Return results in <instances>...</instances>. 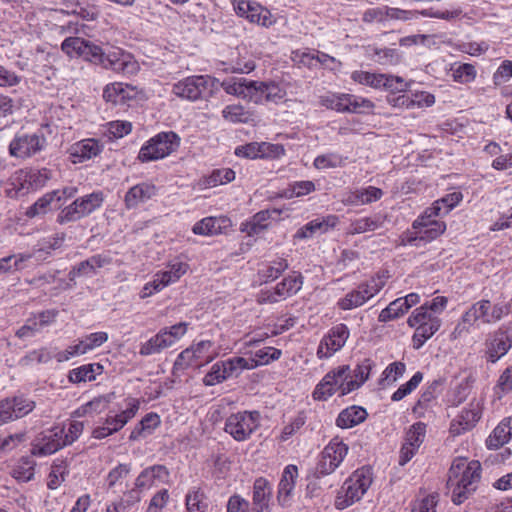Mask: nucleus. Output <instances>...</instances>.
<instances>
[{"instance_id": "f257e3e1", "label": "nucleus", "mask_w": 512, "mask_h": 512, "mask_svg": "<svg viewBox=\"0 0 512 512\" xmlns=\"http://www.w3.org/2000/svg\"><path fill=\"white\" fill-rule=\"evenodd\" d=\"M481 478V464L465 457L453 460L448 472L447 489L454 504L460 505L477 489Z\"/></svg>"}, {"instance_id": "f03ea898", "label": "nucleus", "mask_w": 512, "mask_h": 512, "mask_svg": "<svg viewBox=\"0 0 512 512\" xmlns=\"http://www.w3.org/2000/svg\"><path fill=\"white\" fill-rule=\"evenodd\" d=\"M373 482L370 467L355 470L341 485L335 498V507L343 510L360 501Z\"/></svg>"}, {"instance_id": "7ed1b4c3", "label": "nucleus", "mask_w": 512, "mask_h": 512, "mask_svg": "<svg viewBox=\"0 0 512 512\" xmlns=\"http://www.w3.org/2000/svg\"><path fill=\"white\" fill-rule=\"evenodd\" d=\"M388 278L387 271L378 272L340 298L337 301L338 308L346 311L364 305L384 288Z\"/></svg>"}, {"instance_id": "20e7f679", "label": "nucleus", "mask_w": 512, "mask_h": 512, "mask_svg": "<svg viewBox=\"0 0 512 512\" xmlns=\"http://www.w3.org/2000/svg\"><path fill=\"white\" fill-rule=\"evenodd\" d=\"M180 140L174 131L160 132L141 147L138 159L143 163L163 159L177 150Z\"/></svg>"}, {"instance_id": "39448f33", "label": "nucleus", "mask_w": 512, "mask_h": 512, "mask_svg": "<svg viewBox=\"0 0 512 512\" xmlns=\"http://www.w3.org/2000/svg\"><path fill=\"white\" fill-rule=\"evenodd\" d=\"M140 408V401L137 398L128 397L124 400V406L119 412L112 414L110 412L103 425L97 426L92 431V437L95 439L106 438L120 431L131 419H133Z\"/></svg>"}, {"instance_id": "423d86ee", "label": "nucleus", "mask_w": 512, "mask_h": 512, "mask_svg": "<svg viewBox=\"0 0 512 512\" xmlns=\"http://www.w3.org/2000/svg\"><path fill=\"white\" fill-rule=\"evenodd\" d=\"M304 277L300 272L293 271L272 288L260 290L257 295L259 304H275L296 295L303 286Z\"/></svg>"}, {"instance_id": "0eeeda50", "label": "nucleus", "mask_w": 512, "mask_h": 512, "mask_svg": "<svg viewBox=\"0 0 512 512\" xmlns=\"http://www.w3.org/2000/svg\"><path fill=\"white\" fill-rule=\"evenodd\" d=\"M261 415L258 411L232 413L225 420L224 431L238 442L248 440L260 427Z\"/></svg>"}, {"instance_id": "6e6552de", "label": "nucleus", "mask_w": 512, "mask_h": 512, "mask_svg": "<svg viewBox=\"0 0 512 512\" xmlns=\"http://www.w3.org/2000/svg\"><path fill=\"white\" fill-rule=\"evenodd\" d=\"M104 199L102 191H94L78 197L60 211L58 222L61 224L75 222L87 217L103 205Z\"/></svg>"}, {"instance_id": "1a4fd4ad", "label": "nucleus", "mask_w": 512, "mask_h": 512, "mask_svg": "<svg viewBox=\"0 0 512 512\" xmlns=\"http://www.w3.org/2000/svg\"><path fill=\"white\" fill-rule=\"evenodd\" d=\"M187 327L188 323L180 322L160 329L156 335L140 345L139 354L150 356L172 347L186 334Z\"/></svg>"}, {"instance_id": "9d476101", "label": "nucleus", "mask_w": 512, "mask_h": 512, "mask_svg": "<svg viewBox=\"0 0 512 512\" xmlns=\"http://www.w3.org/2000/svg\"><path fill=\"white\" fill-rule=\"evenodd\" d=\"M349 447L339 437H334L324 447L315 468L317 478L332 474L347 456Z\"/></svg>"}, {"instance_id": "9b49d317", "label": "nucleus", "mask_w": 512, "mask_h": 512, "mask_svg": "<svg viewBox=\"0 0 512 512\" xmlns=\"http://www.w3.org/2000/svg\"><path fill=\"white\" fill-rule=\"evenodd\" d=\"M47 140L43 133H18L9 144L12 157L26 159L45 149Z\"/></svg>"}, {"instance_id": "f8f14e48", "label": "nucleus", "mask_w": 512, "mask_h": 512, "mask_svg": "<svg viewBox=\"0 0 512 512\" xmlns=\"http://www.w3.org/2000/svg\"><path fill=\"white\" fill-rule=\"evenodd\" d=\"M286 96V91L274 81H253L248 83L246 100L255 104L279 103Z\"/></svg>"}, {"instance_id": "ddd939ff", "label": "nucleus", "mask_w": 512, "mask_h": 512, "mask_svg": "<svg viewBox=\"0 0 512 512\" xmlns=\"http://www.w3.org/2000/svg\"><path fill=\"white\" fill-rule=\"evenodd\" d=\"M462 14L461 9H455L453 11H439L433 8L422 9V10H408L398 7L388 6V22L389 21H401L411 22L418 20L420 17L438 18L444 20H452L459 17Z\"/></svg>"}, {"instance_id": "4468645a", "label": "nucleus", "mask_w": 512, "mask_h": 512, "mask_svg": "<svg viewBox=\"0 0 512 512\" xmlns=\"http://www.w3.org/2000/svg\"><path fill=\"white\" fill-rule=\"evenodd\" d=\"M232 5L235 13L239 17L245 18L250 23L263 27H270L275 23L271 12L255 1L233 0Z\"/></svg>"}, {"instance_id": "2eb2a0df", "label": "nucleus", "mask_w": 512, "mask_h": 512, "mask_svg": "<svg viewBox=\"0 0 512 512\" xmlns=\"http://www.w3.org/2000/svg\"><path fill=\"white\" fill-rule=\"evenodd\" d=\"M349 336L350 331L346 324L340 323L333 326L321 339L317 348V357L319 359L330 358L344 347Z\"/></svg>"}, {"instance_id": "dca6fc26", "label": "nucleus", "mask_w": 512, "mask_h": 512, "mask_svg": "<svg viewBox=\"0 0 512 512\" xmlns=\"http://www.w3.org/2000/svg\"><path fill=\"white\" fill-rule=\"evenodd\" d=\"M485 357L488 362L495 363L512 347V326H502L493 332L485 343Z\"/></svg>"}, {"instance_id": "f3484780", "label": "nucleus", "mask_w": 512, "mask_h": 512, "mask_svg": "<svg viewBox=\"0 0 512 512\" xmlns=\"http://www.w3.org/2000/svg\"><path fill=\"white\" fill-rule=\"evenodd\" d=\"M211 81V77L207 75L186 77L173 85L172 93L179 98L196 101L201 98Z\"/></svg>"}, {"instance_id": "a211bd4d", "label": "nucleus", "mask_w": 512, "mask_h": 512, "mask_svg": "<svg viewBox=\"0 0 512 512\" xmlns=\"http://www.w3.org/2000/svg\"><path fill=\"white\" fill-rule=\"evenodd\" d=\"M63 428L54 426L50 430L44 432L32 444L31 453L33 456L45 457L52 455L60 449L66 447L62 438Z\"/></svg>"}, {"instance_id": "6ab92c4d", "label": "nucleus", "mask_w": 512, "mask_h": 512, "mask_svg": "<svg viewBox=\"0 0 512 512\" xmlns=\"http://www.w3.org/2000/svg\"><path fill=\"white\" fill-rule=\"evenodd\" d=\"M35 402L23 396H14L0 401V425L28 415Z\"/></svg>"}, {"instance_id": "aec40b11", "label": "nucleus", "mask_w": 512, "mask_h": 512, "mask_svg": "<svg viewBox=\"0 0 512 512\" xmlns=\"http://www.w3.org/2000/svg\"><path fill=\"white\" fill-rule=\"evenodd\" d=\"M102 67L125 75L135 74L139 70L138 62L132 54L120 48L106 53Z\"/></svg>"}, {"instance_id": "412c9836", "label": "nucleus", "mask_w": 512, "mask_h": 512, "mask_svg": "<svg viewBox=\"0 0 512 512\" xmlns=\"http://www.w3.org/2000/svg\"><path fill=\"white\" fill-rule=\"evenodd\" d=\"M482 415V405L479 402H471L467 408H464L450 423L449 432L453 436H459L470 431L480 420Z\"/></svg>"}, {"instance_id": "4be33fe9", "label": "nucleus", "mask_w": 512, "mask_h": 512, "mask_svg": "<svg viewBox=\"0 0 512 512\" xmlns=\"http://www.w3.org/2000/svg\"><path fill=\"white\" fill-rule=\"evenodd\" d=\"M50 178L51 173L46 168L40 170H19L14 175L13 184L18 186V191L29 192L44 187Z\"/></svg>"}, {"instance_id": "5701e85b", "label": "nucleus", "mask_w": 512, "mask_h": 512, "mask_svg": "<svg viewBox=\"0 0 512 512\" xmlns=\"http://www.w3.org/2000/svg\"><path fill=\"white\" fill-rule=\"evenodd\" d=\"M157 194L156 186L151 182H141L132 186L124 196L126 209H136L145 204Z\"/></svg>"}, {"instance_id": "b1692460", "label": "nucleus", "mask_w": 512, "mask_h": 512, "mask_svg": "<svg viewBox=\"0 0 512 512\" xmlns=\"http://www.w3.org/2000/svg\"><path fill=\"white\" fill-rule=\"evenodd\" d=\"M232 226L228 217H205L193 225L192 232L201 236H215L226 233Z\"/></svg>"}, {"instance_id": "393cba45", "label": "nucleus", "mask_w": 512, "mask_h": 512, "mask_svg": "<svg viewBox=\"0 0 512 512\" xmlns=\"http://www.w3.org/2000/svg\"><path fill=\"white\" fill-rule=\"evenodd\" d=\"M169 479V471L163 465H153L145 468L136 478L135 486L138 489H150L160 483H166Z\"/></svg>"}, {"instance_id": "a878e982", "label": "nucleus", "mask_w": 512, "mask_h": 512, "mask_svg": "<svg viewBox=\"0 0 512 512\" xmlns=\"http://www.w3.org/2000/svg\"><path fill=\"white\" fill-rule=\"evenodd\" d=\"M482 314L481 302L477 301L463 313L453 334L455 336H461L465 333H470L473 329L480 328L482 324Z\"/></svg>"}, {"instance_id": "bb28decb", "label": "nucleus", "mask_w": 512, "mask_h": 512, "mask_svg": "<svg viewBox=\"0 0 512 512\" xmlns=\"http://www.w3.org/2000/svg\"><path fill=\"white\" fill-rule=\"evenodd\" d=\"M298 467L293 464L287 465L281 475L278 485V501L282 506L288 505L298 478Z\"/></svg>"}, {"instance_id": "cd10ccee", "label": "nucleus", "mask_w": 512, "mask_h": 512, "mask_svg": "<svg viewBox=\"0 0 512 512\" xmlns=\"http://www.w3.org/2000/svg\"><path fill=\"white\" fill-rule=\"evenodd\" d=\"M383 194L384 193L380 188L368 186L345 193L342 202L345 205H365L380 200Z\"/></svg>"}, {"instance_id": "c85d7f7f", "label": "nucleus", "mask_w": 512, "mask_h": 512, "mask_svg": "<svg viewBox=\"0 0 512 512\" xmlns=\"http://www.w3.org/2000/svg\"><path fill=\"white\" fill-rule=\"evenodd\" d=\"M338 219L334 215H329L327 217L316 218L311 220L303 227H301L295 234L296 239H307L313 237L315 234L325 233L329 230V228L335 227Z\"/></svg>"}, {"instance_id": "c756f323", "label": "nucleus", "mask_w": 512, "mask_h": 512, "mask_svg": "<svg viewBox=\"0 0 512 512\" xmlns=\"http://www.w3.org/2000/svg\"><path fill=\"white\" fill-rule=\"evenodd\" d=\"M103 150V145L96 139H84L75 143L71 148V155L75 158L74 163H80L96 157Z\"/></svg>"}, {"instance_id": "7c9ffc66", "label": "nucleus", "mask_w": 512, "mask_h": 512, "mask_svg": "<svg viewBox=\"0 0 512 512\" xmlns=\"http://www.w3.org/2000/svg\"><path fill=\"white\" fill-rule=\"evenodd\" d=\"M512 438V416L503 419L486 439V446L495 450L506 444Z\"/></svg>"}, {"instance_id": "2f4dec72", "label": "nucleus", "mask_w": 512, "mask_h": 512, "mask_svg": "<svg viewBox=\"0 0 512 512\" xmlns=\"http://www.w3.org/2000/svg\"><path fill=\"white\" fill-rule=\"evenodd\" d=\"M271 493L272 488L267 479L259 477L254 481L252 498L254 512H263L268 508Z\"/></svg>"}, {"instance_id": "473e14b6", "label": "nucleus", "mask_w": 512, "mask_h": 512, "mask_svg": "<svg viewBox=\"0 0 512 512\" xmlns=\"http://www.w3.org/2000/svg\"><path fill=\"white\" fill-rule=\"evenodd\" d=\"M368 416L366 409L361 406H350L343 409L336 418V425L342 429L352 428L364 422Z\"/></svg>"}, {"instance_id": "72a5a7b5", "label": "nucleus", "mask_w": 512, "mask_h": 512, "mask_svg": "<svg viewBox=\"0 0 512 512\" xmlns=\"http://www.w3.org/2000/svg\"><path fill=\"white\" fill-rule=\"evenodd\" d=\"M273 214L279 215V211L273 209L257 212L251 220L241 224V231L247 233L249 236L259 234L270 225Z\"/></svg>"}, {"instance_id": "f704fd0d", "label": "nucleus", "mask_w": 512, "mask_h": 512, "mask_svg": "<svg viewBox=\"0 0 512 512\" xmlns=\"http://www.w3.org/2000/svg\"><path fill=\"white\" fill-rule=\"evenodd\" d=\"M134 88L129 85L116 82L107 85L103 91V98L113 104H124L127 100L133 98Z\"/></svg>"}, {"instance_id": "c9c22d12", "label": "nucleus", "mask_w": 512, "mask_h": 512, "mask_svg": "<svg viewBox=\"0 0 512 512\" xmlns=\"http://www.w3.org/2000/svg\"><path fill=\"white\" fill-rule=\"evenodd\" d=\"M334 374L335 385L339 395L345 396L357 390L356 384L352 380V369L349 365H341L331 370Z\"/></svg>"}, {"instance_id": "e433bc0d", "label": "nucleus", "mask_w": 512, "mask_h": 512, "mask_svg": "<svg viewBox=\"0 0 512 512\" xmlns=\"http://www.w3.org/2000/svg\"><path fill=\"white\" fill-rule=\"evenodd\" d=\"M415 230V235L407 237L406 243L413 244L415 241H424L430 242L441 234H443L446 230V224L444 222H435L431 223L429 226H421V228H413Z\"/></svg>"}, {"instance_id": "4c0bfd02", "label": "nucleus", "mask_w": 512, "mask_h": 512, "mask_svg": "<svg viewBox=\"0 0 512 512\" xmlns=\"http://www.w3.org/2000/svg\"><path fill=\"white\" fill-rule=\"evenodd\" d=\"M482 324H494L509 313V307L503 303L492 304L489 300L482 299Z\"/></svg>"}, {"instance_id": "58836bf2", "label": "nucleus", "mask_w": 512, "mask_h": 512, "mask_svg": "<svg viewBox=\"0 0 512 512\" xmlns=\"http://www.w3.org/2000/svg\"><path fill=\"white\" fill-rule=\"evenodd\" d=\"M188 270V264L180 261L173 262L168 265V269L156 274L157 285L159 288H164L171 283L180 279Z\"/></svg>"}, {"instance_id": "ea45409f", "label": "nucleus", "mask_w": 512, "mask_h": 512, "mask_svg": "<svg viewBox=\"0 0 512 512\" xmlns=\"http://www.w3.org/2000/svg\"><path fill=\"white\" fill-rule=\"evenodd\" d=\"M103 366L99 363L85 364L74 368L69 372L68 378L72 383L94 381L96 376L101 374Z\"/></svg>"}, {"instance_id": "a19ab883", "label": "nucleus", "mask_w": 512, "mask_h": 512, "mask_svg": "<svg viewBox=\"0 0 512 512\" xmlns=\"http://www.w3.org/2000/svg\"><path fill=\"white\" fill-rule=\"evenodd\" d=\"M288 268L289 263L287 259L278 257L264 264L259 270V275L264 282L274 281L278 279Z\"/></svg>"}, {"instance_id": "79ce46f5", "label": "nucleus", "mask_w": 512, "mask_h": 512, "mask_svg": "<svg viewBox=\"0 0 512 512\" xmlns=\"http://www.w3.org/2000/svg\"><path fill=\"white\" fill-rule=\"evenodd\" d=\"M334 380V374L329 371L315 386L312 397L316 401H327L337 392L339 393Z\"/></svg>"}, {"instance_id": "37998d69", "label": "nucleus", "mask_w": 512, "mask_h": 512, "mask_svg": "<svg viewBox=\"0 0 512 512\" xmlns=\"http://www.w3.org/2000/svg\"><path fill=\"white\" fill-rule=\"evenodd\" d=\"M160 425V417L156 413L146 414L131 431L129 439L135 441L141 436L151 434Z\"/></svg>"}, {"instance_id": "c03bdc74", "label": "nucleus", "mask_w": 512, "mask_h": 512, "mask_svg": "<svg viewBox=\"0 0 512 512\" xmlns=\"http://www.w3.org/2000/svg\"><path fill=\"white\" fill-rule=\"evenodd\" d=\"M442 322L417 324L412 336V345L414 349H420L427 340H429L441 327Z\"/></svg>"}, {"instance_id": "a18cd8bd", "label": "nucleus", "mask_w": 512, "mask_h": 512, "mask_svg": "<svg viewBox=\"0 0 512 512\" xmlns=\"http://www.w3.org/2000/svg\"><path fill=\"white\" fill-rule=\"evenodd\" d=\"M224 361L227 368L226 370L228 379L239 377L244 370H252L257 368L256 362H253L252 359L241 356L231 357Z\"/></svg>"}, {"instance_id": "49530a36", "label": "nucleus", "mask_w": 512, "mask_h": 512, "mask_svg": "<svg viewBox=\"0 0 512 512\" xmlns=\"http://www.w3.org/2000/svg\"><path fill=\"white\" fill-rule=\"evenodd\" d=\"M351 79L358 84L380 89L385 84L386 74L356 70L351 73Z\"/></svg>"}, {"instance_id": "de8ad7c7", "label": "nucleus", "mask_w": 512, "mask_h": 512, "mask_svg": "<svg viewBox=\"0 0 512 512\" xmlns=\"http://www.w3.org/2000/svg\"><path fill=\"white\" fill-rule=\"evenodd\" d=\"M36 462L32 457H21L13 468L12 476L20 482H28L33 479Z\"/></svg>"}, {"instance_id": "09e8293b", "label": "nucleus", "mask_w": 512, "mask_h": 512, "mask_svg": "<svg viewBox=\"0 0 512 512\" xmlns=\"http://www.w3.org/2000/svg\"><path fill=\"white\" fill-rule=\"evenodd\" d=\"M68 473V463L65 460H55L48 474V488L51 490L57 489L65 481Z\"/></svg>"}, {"instance_id": "8fccbe9b", "label": "nucleus", "mask_w": 512, "mask_h": 512, "mask_svg": "<svg viewBox=\"0 0 512 512\" xmlns=\"http://www.w3.org/2000/svg\"><path fill=\"white\" fill-rule=\"evenodd\" d=\"M383 221L379 216L363 217L351 222L348 232L352 235L372 232L380 228Z\"/></svg>"}, {"instance_id": "3c124183", "label": "nucleus", "mask_w": 512, "mask_h": 512, "mask_svg": "<svg viewBox=\"0 0 512 512\" xmlns=\"http://www.w3.org/2000/svg\"><path fill=\"white\" fill-rule=\"evenodd\" d=\"M346 159L337 152H328L318 155L313 161V166L318 170L339 168L345 165Z\"/></svg>"}, {"instance_id": "603ef678", "label": "nucleus", "mask_w": 512, "mask_h": 512, "mask_svg": "<svg viewBox=\"0 0 512 512\" xmlns=\"http://www.w3.org/2000/svg\"><path fill=\"white\" fill-rule=\"evenodd\" d=\"M235 179V172L231 168L214 169L208 176L204 177L202 183L205 187H216L232 182Z\"/></svg>"}, {"instance_id": "864d4df0", "label": "nucleus", "mask_w": 512, "mask_h": 512, "mask_svg": "<svg viewBox=\"0 0 512 512\" xmlns=\"http://www.w3.org/2000/svg\"><path fill=\"white\" fill-rule=\"evenodd\" d=\"M249 81L246 78L231 77L223 80L221 87L227 94L246 100Z\"/></svg>"}, {"instance_id": "5fc2aeb1", "label": "nucleus", "mask_w": 512, "mask_h": 512, "mask_svg": "<svg viewBox=\"0 0 512 512\" xmlns=\"http://www.w3.org/2000/svg\"><path fill=\"white\" fill-rule=\"evenodd\" d=\"M347 93H333L328 92L319 97L321 106L327 109L335 110L337 112L345 113Z\"/></svg>"}, {"instance_id": "6e6d98bb", "label": "nucleus", "mask_w": 512, "mask_h": 512, "mask_svg": "<svg viewBox=\"0 0 512 512\" xmlns=\"http://www.w3.org/2000/svg\"><path fill=\"white\" fill-rule=\"evenodd\" d=\"M200 366L210 363L216 356L213 351V343L210 340H202L190 346Z\"/></svg>"}, {"instance_id": "4d7b16f0", "label": "nucleus", "mask_w": 512, "mask_h": 512, "mask_svg": "<svg viewBox=\"0 0 512 512\" xmlns=\"http://www.w3.org/2000/svg\"><path fill=\"white\" fill-rule=\"evenodd\" d=\"M370 55L381 65H394L400 61V55L394 48L370 47Z\"/></svg>"}, {"instance_id": "13d9d810", "label": "nucleus", "mask_w": 512, "mask_h": 512, "mask_svg": "<svg viewBox=\"0 0 512 512\" xmlns=\"http://www.w3.org/2000/svg\"><path fill=\"white\" fill-rule=\"evenodd\" d=\"M345 113H366L373 110L375 107L374 103L364 97L348 94L346 97Z\"/></svg>"}, {"instance_id": "bf43d9fd", "label": "nucleus", "mask_w": 512, "mask_h": 512, "mask_svg": "<svg viewBox=\"0 0 512 512\" xmlns=\"http://www.w3.org/2000/svg\"><path fill=\"white\" fill-rule=\"evenodd\" d=\"M407 311V305L405 306L401 298H397L380 312L378 320L386 323L401 317Z\"/></svg>"}, {"instance_id": "052dcab7", "label": "nucleus", "mask_w": 512, "mask_h": 512, "mask_svg": "<svg viewBox=\"0 0 512 512\" xmlns=\"http://www.w3.org/2000/svg\"><path fill=\"white\" fill-rule=\"evenodd\" d=\"M225 361L214 363L210 371L204 376L203 383L206 386H214L228 379Z\"/></svg>"}, {"instance_id": "680f3d73", "label": "nucleus", "mask_w": 512, "mask_h": 512, "mask_svg": "<svg viewBox=\"0 0 512 512\" xmlns=\"http://www.w3.org/2000/svg\"><path fill=\"white\" fill-rule=\"evenodd\" d=\"M375 363L370 358L363 359L354 370H352V380L359 389L369 378Z\"/></svg>"}, {"instance_id": "e2e57ef3", "label": "nucleus", "mask_w": 512, "mask_h": 512, "mask_svg": "<svg viewBox=\"0 0 512 512\" xmlns=\"http://www.w3.org/2000/svg\"><path fill=\"white\" fill-rule=\"evenodd\" d=\"M63 428L62 438L66 446L73 444L83 433L84 423L77 420H70L67 424L59 425Z\"/></svg>"}, {"instance_id": "0e129e2a", "label": "nucleus", "mask_w": 512, "mask_h": 512, "mask_svg": "<svg viewBox=\"0 0 512 512\" xmlns=\"http://www.w3.org/2000/svg\"><path fill=\"white\" fill-rule=\"evenodd\" d=\"M442 322L440 317L435 315L433 312L427 310V307L420 306L416 308L407 320V324L410 327H414L417 324L424 323Z\"/></svg>"}, {"instance_id": "69168bd1", "label": "nucleus", "mask_w": 512, "mask_h": 512, "mask_svg": "<svg viewBox=\"0 0 512 512\" xmlns=\"http://www.w3.org/2000/svg\"><path fill=\"white\" fill-rule=\"evenodd\" d=\"M222 116L232 123H246L250 118L249 112L239 104L226 106L222 111Z\"/></svg>"}, {"instance_id": "338daca9", "label": "nucleus", "mask_w": 512, "mask_h": 512, "mask_svg": "<svg viewBox=\"0 0 512 512\" xmlns=\"http://www.w3.org/2000/svg\"><path fill=\"white\" fill-rule=\"evenodd\" d=\"M316 189L314 182L310 180L295 181L289 184L285 191L288 198L302 197L314 192Z\"/></svg>"}, {"instance_id": "774afa93", "label": "nucleus", "mask_w": 512, "mask_h": 512, "mask_svg": "<svg viewBox=\"0 0 512 512\" xmlns=\"http://www.w3.org/2000/svg\"><path fill=\"white\" fill-rule=\"evenodd\" d=\"M86 40L80 37H66L61 44V50L69 57H81Z\"/></svg>"}]
</instances>
